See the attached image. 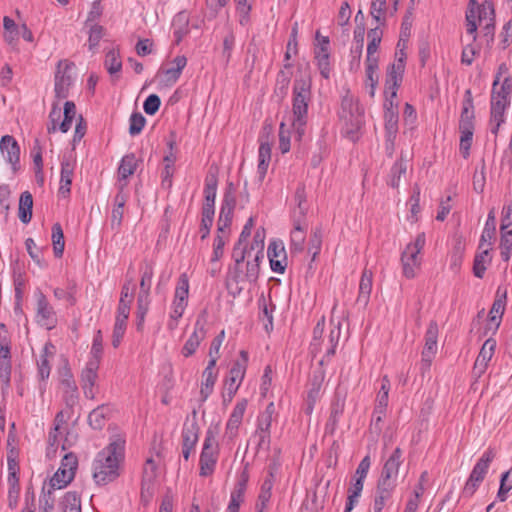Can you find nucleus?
Instances as JSON below:
<instances>
[{
	"label": "nucleus",
	"instance_id": "nucleus-51",
	"mask_svg": "<svg viewBox=\"0 0 512 512\" xmlns=\"http://www.w3.org/2000/svg\"><path fill=\"white\" fill-rule=\"evenodd\" d=\"M4 40L9 45H14L20 36V26L18 27L13 19L8 16L3 18Z\"/></svg>",
	"mask_w": 512,
	"mask_h": 512
},
{
	"label": "nucleus",
	"instance_id": "nucleus-8",
	"mask_svg": "<svg viewBox=\"0 0 512 512\" xmlns=\"http://www.w3.org/2000/svg\"><path fill=\"white\" fill-rule=\"evenodd\" d=\"M426 236L424 232L416 236L414 242L409 243L401 255V263L403 268V275L412 279L416 275V270L420 267L421 259L419 254L425 246Z\"/></svg>",
	"mask_w": 512,
	"mask_h": 512
},
{
	"label": "nucleus",
	"instance_id": "nucleus-31",
	"mask_svg": "<svg viewBox=\"0 0 512 512\" xmlns=\"http://www.w3.org/2000/svg\"><path fill=\"white\" fill-rule=\"evenodd\" d=\"M217 177L209 173L205 178L204 202L202 211L215 212V199L217 194Z\"/></svg>",
	"mask_w": 512,
	"mask_h": 512
},
{
	"label": "nucleus",
	"instance_id": "nucleus-33",
	"mask_svg": "<svg viewBox=\"0 0 512 512\" xmlns=\"http://www.w3.org/2000/svg\"><path fill=\"white\" fill-rule=\"evenodd\" d=\"M373 273L369 269H364L359 283V293L357 303L366 307L369 303L370 294L372 291Z\"/></svg>",
	"mask_w": 512,
	"mask_h": 512
},
{
	"label": "nucleus",
	"instance_id": "nucleus-29",
	"mask_svg": "<svg viewBox=\"0 0 512 512\" xmlns=\"http://www.w3.org/2000/svg\"><path fill=\"white\" fill-rule=\"evenodd\" d=\"M275 414V405L273 402H270L261 416L260 423H258V427L261 430L260 440L258 441V449L262 448L263 446H268L270 443L269 427L275 417Z\"/></svg>",
	"mask_w": 512,
	"mask_h": 512
},
{
	"label": "nucleus",
	"instance_id": "nucleus-34",
	"mask_svg": "<svg viewBox=\"0 0 512 512\" xmlns=\"http://www.w3.org/2000/svg\"><path fill=\"white\" fill-rule=\"evenodd\" d=\"M301 219L294 220V227L290 235V251L291 253H301L304 250L306 239L305 227L302 225Z\"/></svg>",
	"mask_w": 512,
	"mask_h": 512
},
{
	"label": "nucleus",
	"instance_id": "nucleus-45",
	"mask_svg": "<svg viewBox=\"0 0 512 512\" xmlns=\"http://www.w3.org/2000/svg\"><path fill=\"white\" fill-rule=\"evenodd\" d=\"M153 275V266L149 263H146L141 273L140 291L138 297L150 298V289Z\"/></svg>",
	"mask_w": 512,
	"mask_h": 512
},
{
	"label": "nucleus",
	"instance_id": "nucleus-38",
	"mask_svg": "<svg viewBox=\"0 0 512 512\" xmlns=\"http://www.w3.org/2000/svg\"><path fill=\"white\" fill-rule=\"evenodd\" d=\"M385 107L384 119L386 137L388 141H392L395 140L398 131V112L393 109L392 100H390V106L385 105Z\"/></svg>",
	"mask_w": 512,
	"mask_h": 512
},
{
	"label": "nucleus",
	"instance_id": "nucleus-58",
	"mask_svg": "<svg viewBox=\"0 0 512 512\" xmlns=\"http://www.w3.org/2000/svg\"><path fill=\"white\" fill-rule=\"evenodd\" d=\"M64 118L62 122L59 124V129L61 132L66 133L72 125V121L76 116V106L72 101H66L63 108Z\"/></svg>",
	"mask_w": 512,
	"mask_h": 512
},
{
	"label": "nucleus",
	"instance_id": "nucleus-47",
	"mask_svg": "<svg viewBox=\"0 0 512 512\" xmlns=\"http://www.w3.org/2000/svg\"><path fill=\"white\" fill-rule=\"evenodd\" d=\"M60 505L63 512H81L80 495L76 491H68L63 496Z\"/></svg>",
	"mask_w": 512,
	"mask_h": 512
},
{
	"label": "nucleus",
	"instance_id": "nucleus-39",
	"mask_svg": "<svg viewBox=\"0 0 512 512\" xmlns=\"http://www.w3.org/2000/svg\"><path fill=\"white\" fill-rule=\"evenodd\" d=\"M481 250V252L476 254L473 264L474 276L480 279L483 278L485 274L487 264H490L492 260L490 256L491 246L485 245Z\"/></svg>",
	"mask_w": 512,
	"mask_h": 512
},
{
	"label": "nucleus",
	"instance_id": "nucleus-16",
	"mask_svg": "<svg viewBox=\"0 0 512 512\" xmlns=\"http://www.w3.org/2000/svg\"><path fill=\"white\" fill-rule=\"evenodd\" d=\"M404 59L405 55L402 53L401 56L389 65L387 69L384 91L386 98L390 96V98L393 99L397 96V91L402 83L405 70Z\"/></svg>",
	"mask_w": 512,
	"mask_h": 512
},
{
	"label": "nucleus",
	"instance_id": "nucleus-64",
	"mask_svg": "<svg viewBox=\"0 0 512 512\" xmlns=\"http://www.w3.org/2000/svg\"><path fill=\"white\" fill-rule=\"evenodd\" d=\"M386 9V0H372L370 15L377 23L384 24Z\"/></svg>",
	"mask_w": 512,
	"mask_h": 512
},
{
	"label": "nucleus",
	"instance_id": "nucleus-10",
	"mask_svg": "<svg viewBox=\"0 0 512 512\" xmlns=\"http://www.w3.org/2000/svg\"><path fill=\"white\" fill-rule=\"evenodd\" d=\"M248 362V354L242 350L240 352V358L233 364L226 378L223 391V401L231 402L235 396L246 372V366Z\"/></svg>",
	"mask_w": 512,
	"mask_h": 512
},
{
	"label": "nucleus",
	"instance_id": "nucleus-9",
	"mask_svg": "<svg viewBox=\"0 0 512 512\" xmlns=\"http://www.w3.org/2000/svg\"><path fill=\"white\" fill-rule=\"evenodd\" d=\"M256 236H253L251 242L242 243L237 241L233 248L232 257L236 263L237 268L246 263V275L250 281H256V252H255Z\"/></svg>",
	"mask_w": 512,
	"mask_h": 512
},
{
	"label": "nucleus",
	"instance_id": "nucleus-60",
	"mask_svg": "<svg viewBox=\"0 0 512 512\" xmlns=\"http://www.w3.org/2000/svg\"><path fill=\"white\" fill-rule=\"evenodd\" d=\"M460 132V143L459 151L464 159H467L470 155V148L473 141L474 129H459Z\"/></svg>",
	"mask_w": 512,
	"mask_h": 512
},
{
	"label": "nucleus",
	"instance_id": "nucleus-3",
	"mask_svg": "<svg viewBox=\"0 0 512 512\" xmlns=\"http://www.w3.org/2000/svg\"><path fill=\"white\" fill-rule=\"evenodd\" d=\"M338 115L344 122L346 133L354 140L355 135L364 125V108L359 105L349 90L342 96Z\"/></svg>",
	"mask_w": 512,
	"mask_h": 512
},
{
	"label": "nucleus",
	"instance_id": "nucleus-7",
	"mask_svg": "<svg viewBox=\"0 0 512 512\" xmlns=\"http://www.w3.org/2000/svg\"><path fill=\"white\" fill-rule=\"evenodd\" d=\"M496 453L494 449L488 448L480 457V459L474 465L466 483L462 490V494L464 497H471L474 495L482 481L484 480L489 466L493 459L495 458Z\"/></svg>",
	"mask_w": 512,
	"mask_h": 512
},
{
	"label": "nucleus",
	"instance_id": "nucleus-21",
	"mask_svg": "<svg viewBox=\"0 0 512 512\" xmlns=\"http://www.w3.org/2000/svg\"><path fill=\"white\" fill-rule=\"evenodd\" d=\"M70 66L67 62L59 61L57 71L55 73V97L57 99H65L68 97L69 88L72 85V77L69 73Z\"/></svg>",
	"mask_w": 512,
	"mask_h": 512
},
{
	"label": "nucleus",
	"instance_id": "nucleus-18",
	"mask_svg": "<svg viewBox=\"0 0 512 512\" xmlns=\"http://www.w3.org/2000/svg\"><path fill=\"white\" fill-rule=\"evenodd\" d=\"M206 324V312L204 311L198 315L194 325V330L181 350L184 357L188 358L192 356L198 349L200 343L205 339L207 334Z\"/></svg>",
	"mask_w": 512,
	"mask_h": 512
},
{
	"label": "nucleus",
	"instance_id": "nucleus-27",
	"mask_svg": "<svg viewBox=\"0 0 512 512\" xmlns=\"http://www.w3.org/2000/svg\"><path fill=\"white\" fill-rule=\"evenodd\" d=\"M315 59L321 76L325 79H329L331 72V63L328 37H323L318 48L315 50Z\"/></svg>",
	"mask_w": 512,
	"mask_h": 512
},
{
	"label": "nucleus",
	"instance_id": "nucleus-50",
	"mask_svg": "<svg viewBox=\"0 0 512 512\" xmlns=\"http://www.w3.org/2000/svg\"><path fill=\"white\" fill-rule=\"evenodd\" d=\"M340 334H341V328H340V323H338L330 330L327 349H326V355L324 358H322L319 361V364L321 366L324 365V363L327 362L329 360V358L335 354L336 347L339 342Z\"/></svg>",
	"mask_w": 512,
	"mask_h": 512
},
{
	"label": "nucleus",
	"instance_id": "nucleus-41",
	"mask_svg": "<svg viewBox=\"0 0 512 512\" xmlns=\"http://www.w3.org/2000/svg\"><path fill=\"white\" fill-rule=\"evenodd\" d=\"M495 233H496V218H495L494 211L491 210L488 213L485 227L482 231L479 249H482L485 245L492 246V240L495 237Z\"/></svg>",
	"mask_w": 512,
	"mask_h": 512
},
{
	"label": "nucleus",
	"instance_id": "nucleus-4",
	"mask_svg": "<svg viewBox=\"0 0 512 512\" xmlns=\"http://www.w3.org/2000/svg\"><path fill=\"white\" fill-rule=\"evenodd\" d=\"M311 99L310 83L306 80L296 81L293 88V126L299 135L307 121L308 104Z\"/></svg>",
	"mask_w": 512,
	"mask_h": 512
},
{
	"label": "nucleus",
	"instance_id": "nucleus-59",
	"mask_svg": "<svg viewBox=\"0 0 512 512\" xmlns=\"http://www.w3.org/2000/svg\"><path fill=\"white\" fill-rule=\"evenodd\" d=\"M149 305L150 298L137 297L136 327L138 331L143 330L145 317L149 310Z\"/></svg>",
	"mask_w": 512,
	"mask_h": 512
},
{
	"label": "nucleus",
	"instance_id": "nucleus-17",
	"mask_svg": "<svg viewBox=\"0 0 512 512\" xmlns=\"http://www.w3.org/2000/svg\"><path fill=\"white\" fill-rule=\"evenodd\" d=\"M236 205V196L235 191L232 184H229L222 200L217 230L219 233L225 234L227 231L229 232V228L232 222L233 211Z\"/></svg>",
	"mask_w": 512,
	"mask_h": 512
},
{
	"label": "nucleus",
	"instance_id": "nucleus-6",
	"mask_svg": "<svg viewBox=\"0 0 512 512\" xmlns=\"http://www.w3.org/2000/svg\"><path fill=\"white\" fill-rule=\"evenodd\" d=\"M219 445L214 432L208 429L205 435L202 451L199 458V475L211 476L218 461Z\"/></svg>",
	"mask_w": 512,
	"mask_h": 512
},
{
	"label": "nucleus",
	"instance_id": "nucleus-57",
	"mask_svg": "<svg viewBox=\"0 0 512 512\" xmlns=\"http://www.w3.org/2000/svg\"><path fill=\"white\" fill-rule=\"evenodd\" d=\"M64 387V401L66 405L72 408L78 400V388L74 380L65 379L62 381Z\"/></svg>",
	"mask_w": 512,
	"mask_h": 512
},
{
	"label": "nucleus",
	"instance_id": "nucleus-48",
	"mask_svg": "<svg viewBox=\"0 0 512 512\" xmlns=\"http://www.w3.org/2000/svg\"><path fill=\"white\" fill-rule=\"evenodd\" d=\"M271 160V147L268 143H262L258 149V175L262 180Z\"/></svg>",
	"mask_w": 512,
	"mask_h": 512
},
{
	"label": "nucleus",
	"instance_id": "nucleus-49",
	"mask_svg": "<svg viewBox=\"0 0 512 512\" xmlns=\"http://www.w3.org/2000/svg\"><path fill=\"white\" fill-rule=\"evenodd\" d=\"M378 58L366 59V82L370 85V96H374L375 87L378 84Z\"/></svg>",
	"mask_w": 512,
	"mask_h": 512
},
{
	"label": "nucleus",
	"instance_id": "nucleus-37",
	"mask_svg": "<svg viewBox=\"0 0 512 512\" xmlns=\"http://www.w3.org/2000/svg\"><path fill=\"white\" fill-rule=\"evenodd\" d=\"M172 28L175 44L178 45L190 32L188 15L185 12L176 14L172 21Z\"/></svg>",
	"mask_w": 512,
	"mask_h": 512
},
{
	"label": "nucleus",
	"instance_id": "nucleus-24",
	"mask_svg": "<svg viewBox=\"0 0 512 512\" xmlns=\"http://www.w3.org/2000/svg\"><path fill=\"white\" fill-rule=\"evenodd\" d=\"M76 160L72 155H64L61 160L59 193L66 197L70 194Z\"/></svg>",
	"mask_w": 512,
	"mask_h": 512
},
{
	"label": "nucleus",
	"instance_id": "nucleus-61",
	"mask_svg": "<svg viewBox=\"0 0 512 512\" xmlns=\"http://www.w3.org/2000/svg\"><path fill=\"white\" fill-rule=\"evenodd\" d=\"M107 410V407L102 405L90 412L88 422L93 429H101L104 426Z\"/></svg>",
	"mask_w": 512,
	"mask_h": 512
},
{
	"label": "nucleus",
	"instance_id": "nucleus-62",
	"mask_svg": "<svg viewBox=\"0 0 512 512\" xmlns=\"http://www.w3.org/2000/svg\"><path fill=\"white\" fill-rule=\"evenodd\" d=\"M132 284H133L132 278L126 280V282L123 284L117 308L130 309L131 302L133 300Z\"/></svg>",
	"mask_w": 512,
	"mask_h": 512
},
{
	"label": "nucleus",
	"instance_id": "nucleus-23",
	"mask_svg": "<svg viewBox=\"0 0 512 512\" xmlns=\"http://www.w3.org/2000/svg\"><path fill=\"white\" fill-rule=\"evenodd\" d=\"M249 474L245 466L237 478L236 485L231 492L227 512H238L240 505L244 502Z\"/></svg>",
	"mask_w": 512,
	"mask_h": 512
},
{
	"label": "nucleus",
	"instance_id": "nucleus-56",
	"mask_svg": "<svg viewBox=\"0 0 512 512\" xmlns=\"http://www.w3.org/2000/svg\"><path fill=\"white\" fill-rule=\"evenodd\" d=\"M247 408V400L238 401L227 422L228 429H237L243 420Z\"/></svg>",
	"mask_w": 512,
	"mask_h": 512
},
{
	"label": "nucleus",
	"instance_id": "nucleus-19",
	"mask_svg": "<svg viewBox=\"0 0 512 512\" xmlns=\"http://www.w3.org/2000/svg\"><path fill=\"white\" fill-rule=\"evenodd\" d=\"M496 345V340L493 338H488L482 345L472 369V375L476 380L486 372L495 353Z\"/></svg>",
	"mask_w": 512,
	"mask_h": 512
},
{
	"label": "nucleus",
	"instance_id": "nucleus-36",
	"mask_svg": "<svg viewBox=\"0 0 512 512\" xmlns=\"http://www.w3.org/2000/svg\"><path fill=\"white\" fill-rule=\"evenodd\" d=\"M395 487L377 483L374 501L373 511L382 512L388 501L391 500Z\"/></svg>",
	"mask_w": 512,
	"mask_h": 512
},
{
	"label": "nucleus",
	"instance_id": "nucleus-53",
	"mask_svg": "<svg viewBox=\"0 0 512 512\" xmlns=\"http://www.w3.org/2000/svg\"><path fill=\"white\" fill-rule=\"evenodd\" d=\"M104 65L111 76L119 74L122 69L119 51L115 49L109 50L106 53Z\"/></svg>",
	"mask_w": 512,
	"mask_h": 512
},
{
	"label": "nucleus",
	"instance_id": "nucleus-30",
	"mask_svg": "<svg viewBox=\"0 0 512 512\" xmlns=\"http://www.w3.org/2000/svg\"><path fill=\"white\" fill-rule=\"evenodd\" d=\"M345 408V399L337 394L332 401L330 408V416L325 424V433L334 434L337 429L338 422L342 416Z\"/></svg>",
	"mask_w": 512,
	"mask_h": 512
},
{
	"label": "nucleus",
	"instance_id": "nucleus-43",
	"mask_svg": "<svg viewBox=\"0 0 512 512\" xmlns=\"http://www.w3.org/2000/svg\"><path fill=\"white\" fill-rule=\"evenodd\" d=\"M505 310V297L494 300L489 312V329L494 332L499 328Z\"/></svg>",
	"mask_w": 512,
	"mask_h": 512
},
{
	"label": "nucleus",
	"instance_id": "nucleus-2",
	"mask_svg": "<svg viewBox=\"0 0 512 512\" xmlns=\"http://www.w3.org/2000/svg\"><path fill=\"white\" fill-rule=\"evenodd\" d=\"M481 25L485 22L483 31L484 37L487 43H491L494 40V8L489 2H485L482 5H477L475 0H470L469 7L466 12V30L467 33L472 36V41L477 39V28L478 24Z\"/></svg>",
	"mask_w": 512,
	"mask_h": 512
},
{
	"label": "nucleus",
	"instance_id": "nucleus-25",
	"mask_svg": "<svg viewBox=\"0 0 512 512\" xmlns=\"http://www.w3.org/2000/svg\"><path fill=\"white\" fill-rule=\"evenodd\" d=\"M0 149L5 155L6 160L12 165V169L16 172L19 169L20 147L17 141L10 135L1 138Z\"/></svg>",
	"mask_w": 512,
	"mask_h": 512
},
{
	"label": "nucleus",
	"instance_id": "nucleus-54",
	"mask_svg": "<svg viewBox=\"0 0 512 512\" xmlns=\"http://www.w3.org/2000/svg\"><path fill=\"white\" fill-rule=\"evenodd\" d=\"M199 427L197 423H185L182 429V445L195 447L198 442Z\"/></svg>",
	"mask_w": 512,
	"mask_h": 512
},
{
	"label": "nucleus",
	"instance_id": "nucleus-52",
	"mask_svg": "<svg viewBox=\"0 0 512 512\" xmlns=\"http://www.w3.org/2000/svg\"><path fill=\"white\" fill-rule=\"evenodd\" d=\"M52 244L55 257H62L65 248V241L63 229L59 223H55L52 226Z\"/></svg>",
	"mask_w": 512,
	"mask_h": 512
},
{
	"label": "nucleus",
	"instance_id": "nucleus-44",
	"mask_svg": "<svg viewBox=\"0 0 512 512\" xmlns=\"http://www.w3.org/2000/svg\"><path fill=\"white\" fill-rule=\"evenodd\" d=\"M364 481L365 480L359 478H352L350 487L348 489V497L345 505L348 511H352L354 506L358 503V499L361 496L363 490Z\"/></svg>",
	"mask_w": 512,
	"mask_h": 512
},
{
	"label": "nucleus",
	"instance_id": "nucleus-15",
	"mask_svg": "<svg viewBox=\"0 0 512 512\" xmlns=\"http://www.w3.org/2000/svg\"><path fill=\"white\" fill-rule=\"evenodd\" d=\"M186 65L187 58L184 55H178L173 60L160 67L157 77L164 86H173L180 78Z\"/></svg>",
	"mask_w": 512,
	"mask_h": 512
},
{
	"label": "nucleus",
	"instance_id": "nucleus-40",
	"mask_svg": "<svg viewBox=\"0 0 512 512\" xmlns=\"http://www.w3.org/2000/svg\"><path fill=\"white\" fill-rule=\"evenodd\" d=\"M33 197L29 191L21 193L19 198L18 216L22 223L28 224L32 218Z\"/></svg>",
	"mask_w": 512,
	"mask_h": 512
},
{
	"label": "nucleus",
	"instance_id": "nucleus-1",
	"mask_svg": "<svg viewBox=\"0 0 512 512\" xmlns=\"http://www.w3.org/2000/svg\"><path fill=\"white\" fill-rule=\"evenodd\" d=\"M125 441L115 439L99 451L92 464V476L97 485H107L120 476L124 461Z\"/></svg>",
	"mask_w": 512,
	"mask_h": 512
},
{
	"label": "nucleus",
	"instance_id": "nucleus-46",
	"mask_svg": "<svg viewBox=\"0 0 512 512\" xmlns=\"http://www.w3.org/2000/svg\"><path fill=\"white\" fill-rule=\"evenodd\" d=\"M217 377H218L217 372H210V370L203 371L201 389H200V395H201L202 401H206L208 399V397L212 394L214 385L217 381Z\"/></svg>",
	"mask_w": 512,
	"mask_h": 512
},
{
	"label": "nucleus",
	"instance_id": "nucleus-5",
	"mask_svg": "<svg viewBox=\"0 0 512 512\" xmlns=\"http://www.w3.org/2000/svg\"><path fill=\"white\" fill-rule=\"evenodd\" d=\"M189 296V280L187 275L181 274L178 278L173 301L171 304L170 318L167 323V328L171 331L178 327L179 319L182 318L187 305Z\"/></svg>",
	"mask_w": 512,
	"mask_h": 512
},
{
	"label": "nucleus",
	"instance_id": "nucleus-13",
	"mask_svg": "<svg viewBox=\"0 0 512 512\" xmlns=\"http://www.w3.org/2000/svg\"><path fill=\"white\" fill-rule=\"evenodd\" d=\"M439 328L436 321H430L425 333V345L422 350L421 370L423 372L430 369L431 363L438 351L437 339Z\"/></svg>",
	"mask_w": 512,
	"mask_h": 512
},
{
	"label": "nucleus",
	"instance_id": "nucleus-42",
	"mask_svg": "<svg viewBox=\"0 0 512 512\" xmlns=\"http://www.w3.org/2000/svg\"><path fill=\"white\" fill-rule=\"evenodd\" d=\"M138 166V159L135 154L129 153L123 156L118 167V176L120 180H126L133 175Z\"/></svg>",
	"mask_w": 512,
	"mask_h": 512
},
{
	"label": "nucleus",
	"instance_id": "nucleus-63",
	"mask_svg": "<svg viewBox=\"0 0 512 512\" xmlns=\"http://www.w3.org/2000/svg\"><path fill=\"white\" fill-rule=\"evenodd\" d=\"M52 489L42 488V494L39 499V512H52L54 510L55 498Z\"/></svg>",
	"mask_w": 512,
	"mask_h": 512
},
{
	"label": "nucleus",
	"instance_id": "nucleus-28",
	"mask_svg": "<svg viewBox=\"0 0 512 512\" xmlns=\"http://www.w3.org/2000/svg\"><path fill=\"white\" fill-rule=\"evenodd\" d=\"M474 104L472 92L470 89H467L464 94V99L462 103V110L459 119V129H474Z\"/></svg>",
	"mask_w": 512,
	"mask_h": 512
},
{
	"label": "nucleus",
	"instance_id": "nucleus-26",
	"mask_svg": "<svg viewBox=\"0 0 512 512\" xmlns=\"http://www.w3.org/2000/svg\"><path fill=\"white\" fill-rule=\"evenodd\" d=\"M278 467L279 463L275 459H272L268 466L266 478L264 479L261 486V493L258 496V499L261 501V508L258 510V512H265L267 503L271 498V489L274 484V476L278 470Z\"/></svg>",
	"mask_w": 512,
	"mask_h": 512
},
{
	"label": "nucleus",
	"instance_id": "nucleus-20",
	"mask_svg": "<svg viewBox=\"0 0 512 512\" xmlns=\"http://www.w3.org/2000/svg\"><path fill=\"white\" fill-rule=\"evenodd\" d=\"M267 256L270 262L271 270L280 274L284 273L287 267V254L283 241H271L267 248Z\"/></svg>",
	"mask_w": 512,
	"mask_h": 512
},
{
	"label": "nucleus",
	"instance_id": "nucleus-14",
	"mask_svg": "<svg viewBox=\"0 0 512 512\" xmlns=\"http://www.w3.org/2000/svg\"><path fill=\"white\" fill-rule=\"evenodd\" d=\"M402 450L396 447L389 458L384 463L380 477L377 483L395 487L397 486V479L399 475V468L402 464Z\"/></svg>",
	"mask_w": 512,
	"mask_h": 512
},
{
	"label": "nucleus",
	"instance_id": "nucleus-55",
	"mask_svg": "<svg viewBox=\"0 0 512 512\" xmlns=\"http://www.w3.org/2000/svg\"><path fill=\"white\" fill-rule=\"evenodd\" d=\"M89 21H90V17L86 21V26H89L88 48L90 51H94L98 47V45L104 35V28H103V26H101L99 24H89Z\"/></svg>",
	"mask_w": 512,
	"mask_h": 512
},
{
	"label": "nucleus",
	"instance_id": "nucleus-12",
	"mask_svg": "<svg viewBox=\"0 0 512 512\" xmlns=\"http://www.w3.org/2000/svg\"><path fill=\"white\" fill-rule=\"evenodd\" d=\"M36 300V314L35 320L38 325L45 327L47 330H52L57 325V315L53 306L49 303L44 293L37 289L34 292Z\"/></svg>",
	"mask_w": 512,
	"mask_h": 512
},
{
	"label": "nucleus",
	"instance_id": "nucleus-22",
	"mask_svg": "<svg viewBox=\"0 0 512 512\" xmlns=\"http://www.w3.org/2000/svg\"><path fill=\"white\" fill-rule=\"evenodd\" d=\"M99 365L98 360H88L81 372V388L88 399H94L95 397L94 386L98 378Z\"/></svg>",
	"mask_w": 512,
	"mask_h": 512
},
{
	"label": "nucleus",
	"instance_id": "nucleus-35",
	"mask_svg": "<svg viewBox=\"0 0 512 512\" xmlns=\"http://www.w3.org/2000/svg\"><path fill=\"white\" fill-rule=\"evenodd\" d=\"M54 354V345L51 342H47L40 354L39 360L37 361L38 376L41 380H46L50 376L51 366L49 357Z\"/></svg>",
	"mask_w": 512,
	"mask_h": 512
},
{
	"label": "nucleus",
	"instance_id": "nucleus-11",
	"mask_svg": "<svg viewBox=\"0 0 512 512\" xmlns=\"http://www.w3.org/2000/svg\"><path fill=\"white\" fill-rule=\"evenodd\" d=\"M77 466L78 459L76 455L73 453L65 454L60 467L51 477L48 488L53 491L65 488L74 479Z\"/></svg>",
	"mask_w": 512,
	"mask_h": 512
},
{
	"label": "nucleus",
	"instance_id": "nucleus-32",
	"mask_svg": "<svg viewBox=\"0 0 512 512\" xmlns=\"http://www.w3.org/2000/svg\"><path fill=\"white\" fill-rule=\"evenodd\" d=\"M126 184H123L119 192L114 197V207L112 209L111 213V227L112 229H119L122 224L123 214H124V207L127 202L128 196L126 193H124V186Z\"/></svg>",
	"mask_w": 512,
	"mask_h": 512
}]
</instances>
